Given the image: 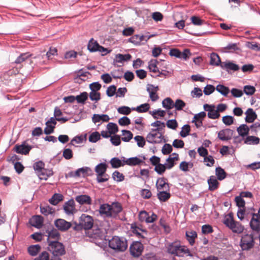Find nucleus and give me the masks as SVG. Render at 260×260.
<instances>
[{
	"mask_svg": "<svg viewBox=\"0 0 260 260\" xmlns=\"http://www.w3.org/2000/svg\"><path fill=\"white\" fill-rule=\"evenodd\" d=\"M168 252L179 257H183L185 254L190 256H192L189 249L185 246L181 245L179 242H174L170 244L168 247Z\"/></svg>",
	"mask_w": 260,
	"mask_h": 260,
	"instance_id": "nucleus-1",
	"label": "nucleus"
},
{
	"mask_svg": "<svg viewBox=\"0 0 260 260\" xmlns=\"http://www.w3.org/2000/svg\"><path fill=\"white\" fill-rule=\"evenodd\" d=\"M208 183L209 184V189L211 191L216 190L219 185V183L214 176L210 177V178L208 180Z\"/></svg>",
	"mask_w": 260,
	"mask_h": 260,
	"instance_id": "nucleus-28",
	"label": "nucleus"
},
{
	"mask_svg": "<svg viewBox=\"0 0 260 260\" xmlns=\"http://www.w3.org/2000/svg\"><path fill=\"white\" fill-rule=\"evenodd\" d=\"M249 226L253 233L260 234V208L257 213L252 214Z\"/></svg>",
	"mask_w": 260,
	"mask_h": 260,
	"instance_id": "nucleus-6",
	"label": "nucleus"
},
{
	"mask_svg": "<svg viewBox=\"0 0 260 260\" xmlns=\"http://www.w3.org/2000/svg\"><path fill=\"white\" fill-rule=\"evenodd\" d=\"M30 56L31 54H29L28 53H22L16 58L15 63L20 64L28 59Z\"/></svg>",
	"mask_w": 260,
	"mask_h": 260,
	"instance_id": "nucleus-48",
	"label": "nucleus"
},
{
	"mask_svg": "<svg viewBox=\"0 0 260 260\" xmlns=\"http://www.w3.org/2000/svg\"><path fill=\"white\" fill-rule=\"evenodd\" d=\"M156 187L158 191L166 190L169 191L170 185L167 182V179L164 177L159 178L156 183Z\"/></svg>",
	"mask_w": 260,
	"mask_h": 260,
	"instance_id": "nucleus-15",
	"label": "nucleus"
},
{
	"mask_svg": "<svg viewBox=\"0 0 260 260\" xmlns=\"http://www.w3.org/2000/svg\"><path fill=\"white\" fill-rule=\"evenodd\" d=\"M110 205L104 204L101 205L99 209L100 213L107 217H111Z\"/></svg>",
	"mask_w": 260,
	"mask_h": 260,
	"instance_id": "nucleus-24",
	"label": "nucleus"
},
{
	"mask_svg": "<svg viewBox=\"0 0 260 260\" xmlns=\"http://www.w3.org/2000/svg\"><path fill=\"white\" fill-rule=\"evenodd\" d=\"M124 162L125 164L133 166L139 165L142 163L143 161L137 157H134L128 158L126 160H124Z\"/></svg>",
	"mask_w": 260,
	"mask_h": 260,
	"instance_id": "nucleus-34",
	"label": "nucleus"
},
{
	"mask_svg": "<svg viewBox=\"0 0 260 260\" xmlns=\"http://www.w3.org/2000/svg\"><path fill=\"white\" fill-rule=\"evenodd\" d=\"M32 147L30 146L25 145L23 144L20 145H16L15 147V151L17 153L27 155L29 153Z\"/></svg>",
	"mask_w": 260,
	"mask_h": 260,
	"instance_id": "nucleus-23",
	"label": "nucleus"
},
{
	"mask_svg": "<svg viewBox=\"0 0 260 260\" xmlns=\"http://www.w3.org/2000/svg\"><path fill=\"white\" fill-rule=\"evenodd\" d=\"M144 246L140 242H134L130 246V252L135 257H138L141 255Z\"/></svg>",
	"mask_w": 260,
	"mask_h": 260,
	"instance_id": "nucleus-12",
	"label": "nucleus"
},
{
	"mask_svg": "<svg viewBox=\"0 0 260 260\" xmlns=\"http://www.w3.org/2000/svg\"><path fill=\"white\" fill-rule=\"evenodd\" d=\"M131 58L132 56L129 54H122L119 53L116 55L114 61L121 63L123 61L129 60Z\"/></svg>",
	"mask_w": 260,
	"mask_h": 260,
	"instance_id": "nucleus-30",
	"label": "nucleus"
},
{
	"mask_svg": "<svg viewBox=\"0 0 260 260\" xmlns=\"http://www.w3.org/2000/svg\"><path fill=\"white\" fill-rule=\"evenodd\" d=\"M256 91L254 86L250 85H246L243 86V92L247 95H252Z\"/></svg>",
	"mask_w": 260,
	"mask_h": 260,
	"instance_id": "nucleus-40",
	"label": "nucleus"
},
{
	"mask_svg": "<svg viewBox=\"0 0 260 260\" xmlns=\"http://www.w3.org/2000/svg\"><path fill=\"white\" fill-rule=\"evenodd\" d=\"M122 135L123 137L121 138V140L126 142H129L133 138V136L132 133L127 130H122Z\"/></svg>",
	"mask_w": 260,
	"mask_h": 260,
	"instance_id": "nucleus-41",
	"label": "nucleus"
},
{
	"mask_svg": "<svg viewBox=\"0 0 260 260\" xmlns=\"http://www.w3.org/2000/svg\"><path fill=\"white\" fill-rule=\"evenodd\" d=\"M44 163L42 161H39L35 162L34 165V169L35 171H38V172L41 173L42 171L46 172L47 170L44 169Z\"/></svg>",
	"mask_w": 260,
	"mask_h": 260,
	"instance_id": "nucleus-45",
	"label": "nucleus"
},
{
	"mask_svg": "<svg viewBox=\"0 0 260 260\" xmlns=\"http://www.w3.org/2000/svg\"><path fill=\"white\" fill-rule=\"evenodd\" d=\"M185 236L187 240L191 245H193L195 242V240L197 238V233L193 230L186 232Z\"/></svg>",
	"mask_w": 260,
	"mask_h": 260,
	"instance_id": "nucleus-26",
	"label": "nucleus"
},
{
	"mask_svg": "<svg viewBox=\"0 0 260 260\" xmlns=\"http://www.w3.org/2000/svg\"><path fill=\"white\" fill-rule=\"evenodd\" d=\"M51 239H54V241H57L60 239V234L58 232L57 230L55 229H53L50 231L48 232V238L47 242L48 244L50 242H52L53 241H51Z\"/></svg>",
	"mask_w": 260,
	"mask_h": 260,
	"instance_id": "nucleus-27",
	"label": "nucleus"
},
{
	"mask_svg": "<svg viewBox=\"0 0 260 260\" xmlns=\"http://www.w3.org/2000/svg\"><path fill=\"white\" fill-rule=\"evenodd\" d=\"M79 221L80 225L85 230H89L93 227V219L91 216L83 214L79 218Z\"/></svg>",
	"mask_w": 260,
	"mask_h": 260,
	"instance_id": "nucleus-9",
	"label": "nucleus"
},
{
	"mask_svg": "<svg viewBox=\"0 0 260 260\" xmlns=\"http://www.w3.org/2000/svg\"><path fill=\"white\" fill-rule=\"evenodd\" d=\"M250 127H248L246 124H242L237 127V131L239 136L242 138H240L239 136L234 137L235 142H241L245 139L249 133Z\"/></svg>",
	"mask_w": 260,
	"mask_h": 260,
	"instance_id": "nucleus-10",
	"label": "nucleus"
},
{
	"mask_svg": "<svg viewBox=\"0 0 260 260\" xmlns=\"http://www.w3.org/2000/svg\"><path fill=\"white\" fill-rule=\"evenodd\" d=\"M204 108L205 111H208V116L211 119H216L220 116L219 113H218V111L215 110V107L214 105H209L205 104L204 106Z\"/></svg>",
	"mask_w": 260,
	"mask_h": 260,
	"instance_id": "nucleus-14",
	"label": "nucleus"
},
{
	"mask_svg": "<svg viewBox=\"0 0 260 260\" xmlns=\"http://www.w3.org/2000/svg\"><path fill=\"white\" fill-rule=\"evenodd\" d=\"M190 20L191 21V23L194 25L200 26L202 25L204 22V20L196 16H192L190 18Z\"/></svg>",
	"mask_w": 260,
	"mask_h": 260,
	"instance_id": "nucleus-62",
	"label": "nucleus"
},
{
	"mask_svg": "<svg viewBox=\"0 0 260 260\" xmlns=\"http://www.w3.org/2000/svg\"><path fill=\"white\" fill-rule=\"evenodd\" d=\"M246 117H245V121L246 123H252L255 119L257 118V115L253 109L249 108H248L245 113Z\"/></svg>",
	"mask_w": 260,
	"mask_h": 260,
	"instance_id": "nucleus-18",
	"label": "nucleus"
},
{
	"mask_svg": "<svg viewBox=\"0 0 260 260\" xmlns=\"http://www.w3.org/2000/svg\"><path fill=\"white\" fill-rule=\"evenodd\" d=\"M62 195L59 193H55L49 199V202L52 205H56L59 202L62 201Z\"/></svg>",
	"mask_w": 260,
	"mask_h": 260,
	"instance_id": "nucleus-39",
	"label": "nucleus"
},
{
	"mask_svg": "<svg viewBox=\"0 0 260 260\" xmlns=\"http://www.w3.org/2000/svg\"><path fill=\"white\" fill-rule=\"evenodd\" d=\"M109 116L106 114H102V115L94 114L92 117V121L94 123L99 122L101 121H102L104 122H107L109 121Z\"/></svg>",
	"mask_w": 260,
	"mask_h": 260,
	"instance_id": "nucleus-31",
	"label": "nucleus"
},
{
	"mask_svg": "<svg viewBox=\"0 0 260 260\" xmlns=\"http://www.w3.org/2000/svg\"><path fill=\"white\" fill-rule=\"evenodd\" d=\"M43 217L40 215H36L30 219L29 223L32 226L40 229L43 225Z\"/></svg>",
	"mask_w": 260,
	"mask_h": 260,
	"instance_id": "nucleus-21",
	"label": "nucleus"
},
{
	"mask_svg": "<svg viewBox=\"0 0 260 260\" xmlns=\"http://www.w3.org/2000/svg\"><path fill=\"white\" fill-rule=\"evenodd\" d=\"M179 160V155L177 153H172L166 160L167 164H166L167 168L170 169L173 168L175 165L174 161Z\"/></svg>",
	"mask_w": 260,
	"mask_h": 260,
	"instance_id": "nucleus-25",
	"label": "nucleus"
},
{
	"mask_svg": "<svg viewBox=\"0 0 260 260\" xmlns=\"http://www.w3.org/2000/svg\"><path fill=\"white\" fill-rule=\"evenodd\" d=\"M75 200L80 205H91L92 200L90 196L86 194L79 195L76 197Z\"/></svg>",
	"mask_w": 260,
	"mask_h": 260,
	"instance_id": "nucleus-20",
	"label": "nucleus"
},
{
	"mask_svg": "<svg viewBox=\"0 0 260 260\" xmlns=\"http://www.w3.org/2000/svg\"><path fill=\"white\" fill-rule=\"evenodd\" d=\"M101 138V135L98 132L92 133L89 137V141L90 142L95 143Z\"/></svg>",
	"mask_w": 260,
	"mask_h": 260,
	"instance_id": "nucleus-57",
	"label": "nucleus"
},
{
	"mask_svg": "<svg viewBox=\"0 0 260 260\" xmlns=\"http://www.w3.org/2000/svg\"><path fill=\"white\" fill-rule=\"evenodd\" d=\"M229 229H231L233 232L238 234L242 233L244 230V226L238 221H229Z\"/></svg>",
	"mask_w": 260,
	"mask_h": 260,
	"instance_id": "nucleus-17",
	"label": "nucleus"
},
{
	"mask_svg": "<svg viewBox=\"0 0 260 260\" xmlns=\"http://www.w3.org/2000/svg\"><path fill=\"white\" fill-rule=\"evenodd\" d=\"M107 128L109 133L111 134H115L118 131L117 125L114 123H109L107 125Z\"/></svg>",
	"mask_w": 260,
	"mask_h": 260,
	"instance_id": "nucleus-59",
	"label": "nucleus"
},
{
	"mask_svg": "<svg viewBox=\"0 0 260 260\" xmlns=\"http://www.w3.org/2000/svg\"><path fill=\"white\" fill-rule=\"evenodd\" d=\"M243 140L246 144L256 145L259 143L260 139L254 136H247Z\"/></svg>",
	"mask_w": 260,
	"mask_h": 260,
	"instance_id": "nucleus-29",
	"label": "nucleus"
},
{
	"mask_svg": "<svg viewBox=\"0 0 260 260\" xmlns=\"http://www.w3.org/2000/svg\"><path fill=\"white\" fill-rule=\"evenodd\" d=\"M167 166L161 164H158L155 166L154 170L159 174L164 173L166 169Z\"/></svg>",
	"mask_w": 260,
	"mask_h": 260,
	"instance_id": "nucleus-63",
	"label": "nucleus"
},
{
	"mask_svg": "<svg viewBox=\"0 0 260 260\" xmlns=\"http://www.w3.org/2000/svg\"><path fill=\"white\" fill-rule=\"evenodd\" d=\"M48 249L54 256H61L66 253L64 245L57 241L50 242L48 244Z\"/></svg>",
	"mask_w": 260,
	"mask_h": 260,
	"instance_id": "nucleus-4",
	"label": "nucleus"
},
{
	"mask_svg": "<svg viewBox=\"0 0 260 260\" xmlns=\"http://www.w3.org/2000/svg\"><path fill=\"white\" fill-rule=\"evenodd\" d=\"M158 199L161 202L167 201L171 197L168 191H159L157 194Z\"/></svg>",
	"mask_w": 260,
	"mask_h": 260,
	"instance_id": "nucleus-35",
	"label": "nucleus"
},
{
	"mask_svg": "<svg viewBox=\"0 0 260 260\" xmlns=\"http://www.w3.org/2000/svg\"><path fill=\"white\" fill-rule=\"evenodd\" d=\"M162 105L164 108L171 109L174 107L173 101L170 98H167L162 101Z\"/></svg>",
	"mask_w": 260,
	"mask_h": 260,
	"instance_id": "nucleus-43",
	"label": "nucleus"
},
{
	"mask_svg": "<svg viewBox=\"0 0 260 260\" xmlns=\"http://www.w3.org/2000/svg\"><path fill=\"white\" fill-rule=\"evenodd\" d=\"M221 62L219 56L215 53H212L210 55V64L214 66H218Z\"/></svg>",
	"mask_w": 260,
	"mask_h": 260,
	"instance_id": "nucleus-42",
	"label": "nucleus"
},
{
	"mask_svg": "<svg viewBox=\"0 0 260 260\" xmlns=\"http://www.w3.org/2000/svg\"><path fill=\"white\" fill-rule=\"evenodd\" d=\"M55 226L61 231H66L72 226L71 222L63 219H57L54 222Z\"/></svg>",
	"mask_w": 260,
	"mask_h": 260,
	"instance_id": "nucleus-13",
	"label": "nucleus"
},
{
	"mask_svg": "<svg viewBox=\"0 0 260 260\" xmlns=\"http://www.w3.org/2000/svg\"><path fill=\"white\" fill-rule=\"evenodd\" d=\"M63 208L66 214L68 215L73 214L75 211L74 201L72 199L66 202Z\"/></svg>",
	"mask_w": 260,
	"mask_h": 260,
	"instance_id": "nucleus-19",
	"label": "nucleus"
},
{
	"mask_svg": "<svg viewBox=\"0 0 260 260\" xmlns=\"http://www.w3.org/2000/svg\"><path fill=\"white\" fill-rule=\"evenodd\" d=\"M87 48L91 52L99 51L103 53L102 55H106L110 52L108 49L100 45L98 42L93 38L91 39L89 41Z\"/></svg>",
	"mask_w": 260,
	"mask_h": 260,
	"instance_id": "nucleus-8",
	"label": "nucleus"
},
{
	"mask_svg": "<svg viewBox=\"0 0 260 260\" xmlns=\"http://www.w3.org/2000/svg\"><path fill=\"white\" fill-rule=\"evenodd\" d=\"M149 108V104L148 103H145L138 106L136 109H133V110H136L139 113H143L148 111Z\"/></svg>",
	"mask_w": 260,
	"mask_h": 260,
	"instance_id": "nucleus-52",
	"label": "nucleus"
},
{
	"mask_svg": "<svg viewBox=\"0 0 260 260\" xmlns=\"http://www.w3.org/2000/svg\"><path fill=\"white\" fill-rule=\"evenodd\" d=\"M156 60H151L149 62L148 65V69L150 72H151L154 74H157V72H159V70L156 65Z\"/></svg>",
	"mask_w": 260,
	"mask_h": 260,
	"instance_id": "nucleus-51",
	"label": "nucleus"
},
{
	"mask_svg": "<svg viewBox=\"0 0 260 260\" xmlns=\"http://www.w3.org/2000/svg\"><path fill=\"white\" fill-rule=\"evenodd\" d=\"M150 113L152 115L154 119H158L157 115L163 117L166 114V112L164 110L158 109L157 110H154L152 112L150 111Z\"/></svg>",
	"mask_w": 260,
	"mask_h": 260,
	"instance_id": "nucleus-55",
	"label": "nucleus"
},
{
	"mask_svg": "<svg viewBox=\"0 0 260 260\" xmlns=\"http://www.w3.org/2000/svg\"><path fill=\"white\" fill-rule=\"evenodd\" d=\"M163 136L162 134L159 132V128L152 129L147 137V141L149 143H159L162 142Z\"/></svg>",
	"mask_w": 260,
	"mask_h": 260,
	"instance_id": "nucleus-7",
	"label": "nucleus"
},
{
	"mask_svg": "<svg viewBox=\"0 0 260 260\" xmlns=\"http://www.w3.org/2000/svg\"><path fill=\"white\" fill-rule=\"evenodd\" d=\"M254 233L252 232L250 234H244L242 237L239 245L242 250H249L254 247V240L257 237H254Z\"/></svg>",
	"mask_w": 260,
	"mask_h": 260,
	"instance_id": "nucleus-2",
	"label": "nucleus"
},
{
	"mask_svg": "<svg viewBox=\"0 0 260 260\" xmlns=\"http://www.w3.org/2000/svg\"><path fill=\"white\" fill-rule=\"evenodd\" d=\"M145 37L143 35H135L131 37L129 39L130 42L134 43V44H137L141 42L144 41L145 40Z\"/></svg>",
	"mask_w": 260,
	"mask_h": 260,
	"instance_id": "nucleus-53",
	"label": "nucleus"
},
{
	"mask_svg": "<svg viewBox=\"0 0 260 260\" xmlns=\"http://www.w3.org/2000/svg\"><path fill=\"white\" fill-rule=\"evenodd\" d=\"M110 163L113 168H118L125 165L124 160L122 162L118 157L112 158L110 160Z\"/></svg>",
	"mask_w": 260,
	"mask_h": 260,
	"instance_id": "nucleus-33",
	"label": "nucleus"
},
{
	"mask_svg": "<svg viewBox=\"0 0 260 260\" xmlns=\"http://www.w3.org/2000/svg\"><path fill=\"white\" fill-rule=\"evenodd\" d=\"M215 172L216 175L217 176L218 179L219 180L223 179L226 177L225 172L220 167L216 168Z\"/></svg>",
	"mask_w": 260,
	"mask_h": 260,
	"instance_id": "nucleus-50",
	"label": "nucleus"
},
{
	"mask_svg": "<svg viewBox=\"0 0 260 260\" xmlns=\"http://www.w3.org/2000/svg\"><path fill=\"white\" fill-rule=\"evenodd\" d=\"M88 94L86 92H83L76 96V100H77L78 103L84 104L88 99Z\"/></svg>",
	"mask_w": 260,
	"mask_h": 260,
	"instance_id": "nucleus-49",
	"label": "nucleus"
},
{
	"mask_svg": "<svg viewBox=\"0 0 260 260\" xmlns=\"http://www.w3.org/2000/svg\"><path fill=\"white\" fill-rule=\"evenodd\" d=\"M185 103L184 102H183L182 100L180 99H177L175 103H174V107L175 108V109L177 110L180 111L183 108H184L185 106Z\"/></svg>",
	"mask_w": 260,
	"mask_h": 260,
	"instance_id": "nucleus-58",
	"label": "nucleus"
},
{
	"mask_svg": "<svg viewBox=\"0 0 260 260\" xmlns=\"http://www.w3.org/2000/svg\"><path fill=\"white\" fill-rule=\"evenodd\" d=\"M147 91L149 94V97L152 102H155L159 99L157 92L152 90L151 88H147Z\"/></svg>",
	"mask_w": 260,
	"mask_h": 260,
	"instance_id": "nucleus-56",
	"label": "nucleus"
},
{
	"mask_svg": "<svg viewBox=\"0 0 260 260\" xmlns=\"http://www.w3.org/2000/svg\"><path fill=\"white\" fill-rule=\"evenodd\" d=\"M111 217H116L122 211V208L121 204L118 202L113 203L110 205Z\"/></svg>",
	"mask_w": 260,
	"mask_h": 260,
	"instance_id": "nucleus-22",
	"label": "nucleus"
},
{
	"mask_svg": "<svg viewBox=\"0 0 260 260\" xmlns=\"http://www.w3.org/2000/svg\"><path fill=\"white\" fill-rule=\"evenodd\" d=\"M41 248V246L39 244L32 245L28 247L27 250L30 255L36 256L40 252Z\"/></svg>",
	"mask_w": 260,
	"mask_h": 260,
	"instance_id": "nucleus-32",
	"label": "nucleus"
},
{
	"mask_svg": "<svg viewBox=\"0 0 260 260\" xmlns=\"http://www.w3.org/2000/svg\"><path fill=\"white\" fill-rule=\"evenodd\" d=\"M110 248L118 251H124L127 247V241L123 238L115 236L109 242Z\"/></svg>",
	"mask_w": 260,
	"mask_h": 260,
	"instance_id": "nucleus-3",
	"label": "nucleus"
},
{
	"mask_svg": "<svg viewBox=\"0 0 260 260\" xmlns=\"http://www.w3.org/2000/svg\"><path fill=\"white\" fill-rule=\"evenodd\" d=\"M254 68V66L251 63L244 64L241 67V70L243 73H250Z\"/></svg>",
	"mask_w": 260,
	"mask_h": 260,
	"instance_id": "nucleus-64",
	"label": "nucleus"
},
{
	"mask_svg": "<svg viewBox=\"0 0 260 260\" xmlns=\"http://www.w3.org/2000/svg\"><path fill=\"white\" fill-rule=\"evenodd\" d=\"M232 95L234 98L241 97L243 94V90L236 88H233L231 90Z\"/></svg>",
	"mask_w": 260,
	"mask_h": 260,
	"instance_id": "nucleus-61",
	"label": "nucleus"
},
{
	"mask_svg": "<svg viewBox=\"0 0 260 260\" xmlns=\"http://www.w3.org/2000/svg\"><path fill=\"white\" fill-rule=\"evenodd\" d=\"M235 202L238 207V210L245 208V201L241 196H236L235 198Z\"/></svg>",
	"mask_w": 260,
	"mask_h": 260,
	"instance_id": "nucleus-36",
	"label": "nucleus"
},
{
	"mask_svg": "<svg viewBox=\"0 0 260 260\" xmlns=\"http://www.w3.org/2000/svg\"><path fill=\"white\" fill-rule=\"evenodd\" d=\"M113 179L117 182L122 181L124 179V176L118 171H115L112 174Z\"/></svg>",
	"mask_w": 260,
	"mask_h": 260,
	"instance_id": "nucleus-54",
	"label": "nucleus"
},
{
	"mask_svg": "<svg viewBox=\"0 0 260 260\" xmlns=\"http://www.w3.org/2000/svg\"><path fill=\"white\" fill-rule=\"evenodd\" d=\"M132 232L138 238H145L147 235V232L146 230L142 229L137 225L136 223H133L131 225Z\"/></svg>",
	"mask_w": 260,
	"mask_h": 260,
	"instance_id": "nucleus-16",
	"label": "nucleus"
},
{
	"mask_svg": "<svg viewBox=\"0 0 260 260\" xmlns=\"http://www.w3.org/2000/svg\"><path fill=\"white\" fill-rule=\"evenodd\" d=\"M255 210L253 207H245V208L243 209L238 210L237 214V216L241 221L243 220L245 218H247V220L248 221V218L249 216H252V214L254 213Z\"/></svg>",
	"mask_w": 260,
	"mask_h": 260,
	"instance_id": "nucleus-11",
	"label": "nucleus"
},
{
	"mask_svg": "<svg viewBox=\"0 0 260 260\" xmlns=\"http://www.w3.org/2000/svg\"><path fill=\"white\" fill-rule=\"evenodd\" d=\"M62 113L61 110L57 107H56L54 109V116L56 118V120L58 121H61L62 123H64L68 120V119L66 117L60 118V116L62 115Z\"/></svg>",
	"mask_w": 260,
	"mask_h": 260,
	"instance_id": "nucleus-37",
	"label": "nucleus"
},
{
	"mask_svg": "<svg viewBox=\"0 0 260 260\" xmlns=\"http://www.w3.org/2000/svg\"><path fill=\"white\" fill-rule=\"evenodd\" d=\"M93 231L94 235L96 238H99L100 239H103L105 238L107 233L105 229L98 228L94 229Z\"/></svg>",
	"mask_w": 260,
	"mask_h": 260,
	"instance_id": "nucleus-38",
	"label": "nucleus"
},
{
	"mask_svg": "<svg viewBox=\"0 0 260 260\" xmlns=\"http://www.w3.org/2000/svg\"><path fill=\"white\" fill-rule=\"evenodd\" d=\"M240 69V66L238 64H236L233 61L229 60V74H232V72L238 71Z\"/></svg>",
	"mask_w": 260,
	"mask_h": 260,
	"instance_id": "nucleus-47",
	"label": "nucleus"
},
{
	"mask_svg": "<svg viewBox=\"0 0 260 260\" xmlns=\"http://www.w3.org/2000/svg\"><path fill=\"white\" fill-rule=\"evenodd\" d=\"M246 47L251 49V50L260 51V44L253 42H246L245 43Z\"/></svg>",
	"mask_w": 260,
	"mask_h": 260,
	"instance_id": "nucleus-46",
	"label": "nucleus"
},
{
	"mask_svg": "<svg viewBox=\"0 0 260 260\" xmlns=\"http://www.w3.org/2000/svg\"><path fill=\"white\" fill-rule=\"evenodd\" d=\"M190 131V126L188 124L184 125L182 127V130L180 133V135L182 137H185L189 135Z\"/></svg>",
	"mask_w": 260,
	"mask_h": 260,
	"instance_id": "nucleus-60",
	"label": "nucleus"
},
{
	"mask_svg": "<svg viewBox=\"0 0 260 260\" xmlns=\"http://www.w3.org/2000/svg\"><path fill=\"white\" fill-rule=\"evenodd\" d=\"M108 166L105 163H100L95 168L96 179L98 182L102 183L108 180V175L106 174Z\"/></svg>",
	"mask_w": 260,
	"mask_h": 260,
	"instance_id": "nucleus-5",
	"label": "nucleus"
},
{
	"mask_svg": "<svg viewBox=\"0 0 260 260\" xmlns=\"http://www.w3.org/2000/svg\"><path fill=\"white\" fill-rule=\"evenodd\" d=\"M41 212L45 216L54 213V209L49 206H41Z\"/></svg>",
	"mask_w": 260,
	"mask_h": 260,
	"instance_id": "nucleus-44",
	"label": "nucleus"
}]
</instances>
